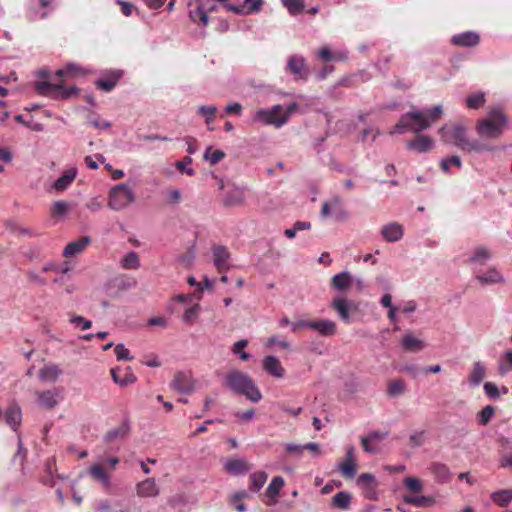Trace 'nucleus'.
<instances>
[{"mask_svg":"<svg viewBox=\"0 0 512 512\" xmlns=\"http://www.w3.org/2000/svg\"><path fill=\"white\" fill-rule=\"evenodd\" d=\"M450 165H455L457 167H461V160L458 156H452L450 158L444 159L441 161V168L444 171L449 170Z\"/></svg>","mask_w":512,"mask_h":512,"instance_id":"obj_63","label":"nucleus"},{"mask_svg":"<svg viewBox=\"0 0 512 512\" xmlns=\"http://www.w3.org/2000/svg\"><path fill=\"white\" fill-rule=\"evenodd\" d=\"M508 124V117L499 108H490L484 118L476 122L475 130L482 140L498 139L504 133Z\"/></svg>","mask_w":512,"mask_h":512,"instance_id":"obj_3","label":"nucleus"},{"mask_svg":"<svg viewBox=\"0 0 512 512\" xmlns=\"http://www.w3.org/2000/svg\"><path fill=\"white\" fill-rule=\"evenodd\" d=\"M357 485L362 489L363 494L368 499H376L377 481L374 475L363 473L357 479Z\"/></svg>","mask_w":512,"mask_h":512,"instance_id":"obj_14","label":"nucleus"},{"mask_svg":"<svg viewBox=\"0 0 512 512\" xmlns=\"http://www.w3.org/2000/svg\"><path fill=\"white\" fill-rule=\"evenodd\" d=\"M110 373L113 381L120 386H128L137 380V377L134 375L130 367L112 368Z\"/></svg>","mask_w":512,"mask_h":512,"instance_id":"obj_15","label":"nucleus"},{"mask_svg":"<svg viewBox=\"0 0 512 512\" xmlns=\"http://www.w3.org/2000/svg\"><path fill=\"white\" fill-rule=\"evenodd\" d=\"M128 429L125 426L112 429L107 432L105 438L107 442H112L118 438H124L127 435Z\"/></svg>","mask_w":512,"mask_h":512,"instance_id":"obj_56","label":"nucleus"},{"mask_svg":"<svg viewBox=\"0 0 512 512\" xmlns=\"http://www.w3.org/2000/svg\"><path fill=\"white\" fill-rule=\"evenodd\" d=\"M96 512H129L127 509H114L108 500H101L96 506Z\"/></svg>","mask_w":512,"mask_h":512,"instance_id":"obj_60","label":"nucleus"},{"mask_svg":"<svg viewBox=\"0 0 512 512\" xmlns=\"http://www.w3.org/2000/svg\"><path fill=\"white\" fill-rule=\"evenodd\" d=\"M441 138L444 142L454 144L458 148L468 153L494 151L496 146L489 145L485 142L477 140H469L466 133V128L462 125L451 124L444 125L439 130Z\"/></svg>","mask_w":512,"mask_h":512,"instance_id":"obj_2","label":"nucleus"},{"mask_svg":"<svg viewBox=\"0 0 512 512\" xmlns=\"http://www.w3.org/2000/svg\"><path fill=\"white\" fill-rule=\"evenodd\" d=\"M282 4L291 15H298L305 8V4L302 0H282Z\"/></svg>","mask_w":512,"mask_h":512,"instance_id":"obj_46","label":"nucleus"},{"mask_svg":"<svg viewBox=\"0 0 512 512\" xmlns=\"http://www.w3.org/2000/svg\"><path fill=\"white\" fill-rule=\"evenodd\" d=\"M254 120L279 128L287 123V113H284L283 106L278 104L270 109H259L255 113Z\"/></svg>","mask_w":512,"mask_h":512,"instance_id":"obj_7","label":"nucleus"},{"mask_svg":"<svg viewBox=\"0 0 512 512\" xmlns=\"http://www.w3.org/2000/svg\"><path fill=\"white\" fill-rule=\"evenodd\" d=\"M214 264L218 272L223 273L229 269L230 253L225 246L216 245L212 248Z\"/></svg>","mask_w":512,"mask_h":512,"instance_id":"obj_17","label":"nucleus"},{"mask_svg":"<svg viewBox=\"0 0 512 512\" xmlns=\"http://www.w3.org/2000/svg\"><path fill=\"white\" fill-rule=\"evenodd\" d=\"M134 193L126 184H118L109 193L108 206L113 210H122L134 201Z\"/></svg>","mask_w":512,"mask_h":512,"instance_id":"obj_6","label":"nucleus"},{"mask_svg":"<svg viewBox=\"0 0 512 512\" xmlns=\"http://www.w3.org/2000/svg\"><path fill=\"white\" fill-rule=\"evenodd\" d=\"M123 76L122 70H108L103 73V77L95 81L97 89L111 92Z\"/></svg>","mask_w":512,"mask_h":512,"instance_id":"obj_11","label":"nucleus"},{"mask_svg":"<svg viewBox=\"0 0 512 512\" xmlns=\"http://www.w3.org/2000/svg\"><path fill=\"white\" fill-rule=\"evenodd\" d=\"M512 370V351L509 350L505 353L504 357L500 359L499 373L505 375Z\"/></svg>","mask_w":512,"mask_h":512,"instance_id":"obj_52","label":"nucleus"},{"mask_svg":"<svg viewBox=\"0 0 512 512\" xmlns=\"http://www.w3.org/2000/svg\"><path fill=\"white\" fill-rule=\"evenodd\" d=\"M407 390L406 384L402 379H393L387 383V395L397 397L404 394Z\"/></svg>","mask_w":512,"mask_h":512,"instance_id":"obj_38","label":"nucleus"},{"mask_svg":"<svg viewBox=\"0 0 512 512\" xmlns=\"http://www.w3.org/2000/svg\"><path fill=\"white\" fill-rule=\"evenodd\" d=\"M318 57L324 62H329L332 60H344L346 59V55L343 53H335L333 54L331 50L327 47H323L318 51Z\"/></svg>","mask_w":512,"mask_h":512,"instance_id":"obj_47","label":"nucleus"},{"mask_svg":"<svg viewBox=\"0 0 512 512\" xmlns=\"http://www.w3.org/2000/svg\"><path fill=\"white\" fill-rule=\"evenodd\" d=\"M226 385L236 394L243 395L247 400L257 403L262 399V394L253 381L246 373L232 370L225 377Z\"/></svg>","mask_w":512,"mask_h":512,"instance_id":"obj_4","label":"nucleus"},{"mask_svg":"<svg viewBox=\"0 0 512 512\" xmlns=\"http://www.w3.org/2000/svg\"><path fill=\"white\" fill-rule=\"evenodd\" d=\"M225 157V153L222 150H212L208 147L204 153V158L210 162L211 165H216Z\"/></svg>","mask_w":512,"mask_h":512,"instance_id":"obj_49","label":"nucleus"},{"mask_svg":"<svg viewBox=\"0 0 512 512\" xmlns=\"http://www.w3.org/2000/svg\"><path fill=\"white\" fill-rule=\"evenodd\" d=\"M244 199V191L235 187L227 192L223 198V205L226 207L238 206L243 204Z\"/></svg>","mask_w":512,"mask_h":512,"instance_id":"obj_30","label":"nucleus"},{"mask_svg":"<svg viewBox=\"0 0 512 512\" xmlns=\"http://www.w3.org/2000/svg\"><path fill=\"white\" fill-rule=\"evenodd\" d=\"M490 498L499 507H507L512 502V489H503L493 492Z\"/></svg>","mask_w":512,"mask_h":512,"instance_id":"obj_33","label":"nucleus"},{"mask_svg":"<svg viewBox=\"0 0 512 512\" xmlns=\"http://www.w3.org/2000/svg\"><path fill=\"white\" fill-rule=\"evenodd\" d=\"M84 73H85V71L82 67H80L74 63H70V64L66 65L65 68L57 70L56 75L59 78H63V77H74V76L81 75Z\"/></svg>","mask_w":512,"mask_h":512,"instance_id":"obj_41","label":"nucleus"},{"mask_svg":"<svg viewBox=\"0 0 512 512\" xmlns=\"http://www.w3.org/2000/svg\"><path fill=\"white\" fill-rule=\"evenodd\" d=\"M248 497L246 492L235 493L231 498V504L238 512H245L246 506L241 502L244 498Z\"/></svg>","mask_w":512,"mask_h":512,"instance_id":"obj_57","label":"nucleus"},{"mask_svg":"<svg viewBox=\"0 0 512 512\" xmlns=\"http://www.w3.org/2000/svg\"><path fill=\"white\" fill-rule=\"evenodd\" d=\"M405 487L413 493H419L423 490V485L418 478L407 477L404 480Z\"/></svg>","mask_w":512,"mask_h":512,"instance_id":"obj_54","label":"nucleus"},{"mask_svg":"<svg viewBox=\"0 0 512 512\" xmlns=\"http://www.w3.org/2000/svg\"><path fill=\"white\" fill-rule=\"evenodd\" d=\"M433 147V140L427 135L417 134V136L407 142V148L418 153H425Z\"/></svg>","mask_w":512,"mask_h":512,"instance_id":"obj_21","label":"nucleus"},{"mask_svg":"<svg viewBox=\"0 0 512 512\" xmlns=\"http://www.w3.org/2000/svg\"><path fill=\"white\" fill-rule=\"evenodd\" d=\"M225 470L234 475L244 474L250 470V466L242 459H229L224 465Z\"/></svg>","mask_w":512,"mask_h":512,"instance_id":"obj_31","label":"nucleus"},{"mask_svg":"<svg viewBox=\"0 0 512 512\" xmlns=\"http://www.w3.org/2000/svg\"><path fill=\"white\" fill-rule=\"evenodd\" d=\"M35 396L37 398V403L48 410L55 408L58 401V390H45V391H36Z\"/></svg>","mask_w":512,"mask_h":512,"instance_id":"obj_19","label":"nucleus"},{"mask_svg":"<svg viewBox=\"0 0 512 512\" xmlns=\"http://www.w3.org/2000/svg\"><path fill=\"white\" fill-rule=\"evenodd\" d=\"M77 175L76 168H70L63 172L62 176L59 177L54 183L53 188L58 192L65 191L71 183L74 181Z\"/></svg>","mask_w":512,"mask_h":512,"instance_id":"obj_25","label":"nucleus"},{"mask_svg":"<svg viewBox=\"0 0 512 512\" xmlns=\"http://www.w3.org/2000/svg\"><path fill=\"white\" fill-rule=\"evenodd\" d=\"M287 70L298 79H306L309 75V69L306 66L304 58L298 55L289 58Z\"/></svg>","mask_w":512,"mask_h":512,"instance_id":"obj_13","label":"nucleus"},{"mask_svg":"<svg viewBox=\"0 0 512 512\" xmlns=\"http://www.w3.org/2000/svg\"><path fill=\"white\" fill-rule=\"evenodd\" d=\"M353 279L349 272H341L331 279V287L338 291H345L352 285Z\"/></svg>","mask_w":512,"mask_h":512,"instance_id":"obj_29","label":"nucleus"},{"mask_svg":"<svg viewBox=\"0 0 512 512\" xmlns=\"http://www.w3.org/2000/svg\"><path fill=\"white\" fill-rule=\"evenodd\" d=\"M351 502V495L348 492L341 491L335 494L332 498V506L346 510L349 508Z\"/></svg>","mask_w":512,"mask_h":512,"instance_id":"obj_40","label":"nucleus"},{"mask_svg":"<svg viewBox=\"0 0 512 512\" xmlns=\"http://www.w3.org/2000/svg\"><path fill=\"white\" fill-rule=\"evenodd\" d=\"M484 390L486 395L492 399H497L500 397V392L497 385L492 382H486L484 384Z\"/></svg>","mask_w":512,"mask_h":512,"instance_id":"obj_62","label":"nucleus"},{"mask_svg":"<svg viewBox=\"0 0 512 512\" xmlns=\"http://www.w3.org/2000/svg\"><path fill=\"white\" fill-rule=\"evenodd\" d=\"M190 17L194 22L200 21L203 25H207L209 22L207 12L203 5H199L195 10L190 11Z\"/></svg>","mask_w":512,"mask_h":512,"instance_id":"obj_50","label":"nucleus"},{"mask_svg":"<svg viewBox=\"0 0 512 512\" xmlns=\"http://www.w3.org/2000/svg\"><path fill=\"white\" fill-rule=\"evenodd\" d=\"M401 344L403 349L408 352H418L424 347L423 342L412 335H405Z\"/></svg>","mask_w":512,"mask_h":512,"instance_id":"obj_39","label":"nucleus"},{"mask_svg":"<svg viewBox=\"0 0 512 512\" xmlns=\"http://www.w3.org/2000/svg\"><path fill=\"white\" fill-rule=\"evenodd\" d=\"M490 258V252L486 247H477L475 249L474 255L470 258L471 262H479L481 264L485 263Z\"/></svg>","mask_w":512,"mask_h":512,"instance_id":"obj_53","label":"nucleus"},{"mask_svg":"<svg viewBox=\"0 0 512 512\" xmlns=\"http://www.w3.org/2000/svg\"><path fill=\"white\" fill-rule=\"evenodd\" d=\"M192 163V158L190 156H186L183 160L176 162L175 166L182 174H187L188 176H193L195 174V170L190 166Z\"/></svg>","mask_w":512,"mask_h":512,"instance_id":"obj_51","label":"nucleus"},{"mask_svg":"<svg viewBox=\"0 0 512 512\" xmlns=\"http://www.w3.org/2000/svg\"><path fill=\"white\" fill-rule=\"evenodd\" d=\"M476 279L481 283L485 285L490 284H497L503 282V277L499 271H497L495 268H490L488 271H486L483 274H478L476 276Z\"/></svg>","mask_w":512,"mask_h":512,"instance_id":"obj_35","label":"nucleus"},{"mask_svg":"<svg viewBox=\"0 0 512 512\" xmlns=\"http://www.w3.org/2000/svg\"><path fill=\"white\" fill-rule=\"evenodd\" d=\"M284 486V479L280 476L274 477L266 489V496L271 499L269 505L276 502L275 498Z\"/></svg>","mask_w":512,"mask_h":512,"instance_id":"obj_36","label":"nucleus"},{"mask_svg":"<svg viewBox=\"0 0 512 512\" xmlns=\"http://www.w3.org/2000/svg\"><path fill=\"white\" fill-rule=\"evenodd\" d=\"M480 42V36L476 32L466 31L463 33H459L453 35L451 38V43L454 46L459 47H474L478 45Z\"/></svg>","mask_w":512,"mask_h":512,"instance_id":"obj_18","label":"nucleus"},{"mask_svg":"<svg viewBox=\"0 0 512 512\" xmlns=\"http://www.w3.org/2000/svg\"><path fill=\"white\" fill-rule=\"evenodd\" d=\"M309 329L317 331L322 336H332L336 333V324L328 319L311 320Z\"/></svg>","mask_w":512,"mask_h":512,"instance_id":"obj_23","label":"nucleus"},{"mask_svg":"<svg viewBox=\"0 0 512 512\" xmlns=\"http://www.w3.org/2000/svg\"><path fill=\"white\" fill-rule=\"evenodd\" d=\"M404 501L415 507H423L434 503V500L428 496H404Z\"/></svg>","mask_w":512,"mask_h":512,"instance_id":"obj_45","label":"nucleus"},{"mask_svg":"<svg viewBox=\"0 0 512 512\" xmlns=\"http://www.w3.org/2000/svg\"><path fill=\"white\" fill-rule=\"evenodd\" d=\"M200 305L195 304L192 307L185 310L183 314V321L188 324H193L199 314Z\"/></svg>","mask_w":512,"mask_h":512,"instance_id":"obj_55","label":"nucleus"},{"mask_svg":"<svg viewBox=\"0 0 512 512\" xmlns=\"http://www.w3.org/2000/svg\"><path fill=\"white\" fill-rule=\"evenodd\" d=\"M494 413V407L487 405L477 414V420L481 425L486 426L491 421Z\"/></svg>","mask_w":512,"mask_h":512,"instance_id":"obj_48","label":"nucleus"},{"mask_svg":"<svg viewBox=\"0 0 512 512\" xmlns=\"http://www.w3.org/2000/svg\"><path fill=\"white\" fill-rule=\"evenodd\" d=\"M264 0H245L242 5L230 6L229 9L236 14H252L260 11Z\"/></svg>","mask_w":512,"mask_h":512,"instance_id":"obj_24","label":"nucleus"},{"mask_svg":"<svg viewBox=\"0 0 512 512\" xmlns=\"http://www.w3.org/2000/svg\"><path fill=\"white\" fill-rule=\"evenodd\" d=\"M338 468L344 478L352 479L357 472V464L354 456V447L347 448L345 461L338 465Z\"/></svg>","mask_w":512,"mask_h":512,"instance_id":"obj_12","label":"nucleus"},{"mask_svg":"<svg viewBox=\"0 0 512 512\" xmlns=\"http://www.w3.org/2000/svg\"><path fill=\"white\" fill-rule=\"evenodd\" d=\"M195 382L190 373L177 372L170 384V387L182 394H190L194 391Z\"/></svg>","mask_w":512,"mask_h":512,"instance_id":"obj_9","label":"nucleus"},{"mask_svg":"<svg viewBox=\"0 0 512 512\" xmlns=\"http://www.w3.org/2000/svg\"><path fill=\"white\" fill-rule=\"evenodd\" d=\"M263 369L276 378H282L285 374V369L281 362L275 356H266L262 361Z\"/></svg>","mask_w":512,"mask_h":512,"instance_id":"obj_22","label":"nucleus"},{"mask_svg":"<svg viewBox=\"0 0 512 512\" xmlns=\"http://www.w3.org/2000/svg\"><path fill=\"white\" fill-rule=\"evenodd\" d=\"M429 469L438 482L445 483L450 480L451 474L447 465L435 462Z\"/></svg>","mask_w":512,"mask_h":512,"instance_id":"obj_34","label":"nucleus"},{"mask_svg":"<svg viewBox=\"0 0 512 512\" xmlns=\"http://www.w3.org/2000/svg\"><path fill=\"white\" fill-rule=\"evenodd\" d=\"M119 462L118 457L101 459L89 467V475L94 481L100 483L104 489H109L111 487L110 473L116 469Z\"/></svg>","mask_w":512,"mask_h":512,"instance_id":"obj_5","label":"nucleus"},{"mask_svg":"<svg viewBox=\"0 0 512 512\" xmlns=\"http://www.w3.org/2000/svg\"><path fill=\"white\" fill-rule=\"evenodd\" d=\"M124 269H138L140 266L139 256L136 252L130 251L121 260Z\"/></svg>","mask_w":512,"mask_h":512,"instance_id":"obj_42","label":"nucleus"},{"mask_svg":"<svg viewBox=\"0 0 512 512\" xmlns=\"http://www.w3.org/2000/svg\"><path fill=\"white\" fill-rule=\"evenodd\" d=\"M424 443V432H417L409 437V445L411 447H418Z\"/></svg>","mask_w":512,"mask_h":512,"instance_id":"obj_64","label":"nucleus"},{"mask_svg":"<svg viewBox=\"0 0 512 512\" xmlns=\"http://www.w3.org/2000/svg\"><path fill=\"white\" fill-rule=\"evenodd\" d=\"M117 360L119 361H131L133 357L130 355V351L125 348L123 344H118L114 349Z\"/></svg>","mask_w":512,"mask_h":512,"instance_id":"obj_59","label":"nucleus"},{"mask_svg":"<svg viewBox=\"0 0 512 512\" xmlns=\"http://www.w3.org/2000/svg\"><path fill=\"white\" fill-rule=\"evenodd\" d=\"M198 113L206 116L205 121L209 124L214 119V116L217 113V108L215 106H200L198 108Z\"/></svg>","mask_w":512,"mask_h":512,"instance_id":"obj_61","label":"nucleus"},{"mask_svg":"<svg viewBox=\"0 0 512 512\" xmlns=\"http://www.w3.org/2000/svg\"><path fill=\"white\" fill-rule=\"evenodd\" d=\"M267 480V474L263 471L255 472L250 476V489L253 491L260 490Z\"/></svg>","mask_w":512,"mask_h":512,"instance_id":"obj_44","label":"nucleus"},{"mask_svg":"<svg viewBox=\"0 0 512 512\" xmlns=\"http://www.w3.org/2000/svg\"><path fill=\"white\" fill-rule=\"evenodd\" d=\"M90 244L91 238L89 236H82L65 246L63 250V256L68 258L81 254Z\"/></svg>","mask_w":512,"mask_h":512,"instance_id":"obj_20","label":"nucleus"},{"mask_svg":"<svg viewBox=\"0 0 512 512\" xmlns=\"http://www.w3.org/2000/svg\"><path fill=\"white\" fill-rule=\"evenodd\" d=\"M36 90L39 94L47 95L50 91L59 92L62 98H68L77 93V89L75 87H64L62 81L58 84H52L46 81L36 83Z\"/></svg>","mask_w":512,"mask_h":512,"instance_id":"obj_10","label":"nucleus"},{"mask_svg":"<svg viewBox=\"0 0 512 512\" xmlns=\"http://www.w3.org/2000/svg\"><path fill=\"white\" fill-rule=\"evenodd\" d=\"M486 102L485 94L483 92H477L471 94L466 99V105L470 109H478L482 107Z\"/></svg>","mask_w":512,"mask_h":512,"instance_id":"obj_43","label":"nucleus"},{"mask_svg":"<svg viewBox=\"0 0 512 512\" xmlns=\"http://www.w3.org/2000/svg\"><path fill=\"white\" fill-rule=\"evenodd\" d=\"M351 305L352 302H348L347 299L336 297L333 299L331 307L337 312L342 321L348 323L350 320L349 307Z\"/></svg>","mask_w":512,"mask_h":512,"instance_id":"obj_26","label":"nucleus"},{"mask_svg":"<svg viewBox=\"0 0 512 512\" xmlns=\"http://www.w3.org/2000/svg\"><path fill=\"white\" fill-rule=\"evenodd\" d=\"M68 209H69L68 203L63 200H59L53 204V206L51 208V214L54 217L63 216L67 213Z\"/></svg>","mask_w":512,"mask_h":512,"instance_id":"obj_58","label":"nucleus"},{"mask_svg":"<svg viewBox=\"0 0 512 512\" xmlns=\"http://www.w3.org/2000/svg\"><path fill=\"white\" fill-rule=\"evenodd\" d=\"M381 234L388 242H396L403 236V228L398 223H390L382 227Z\"/></svg>","mask_w":512,"mask_h":512,"instance_id":"obj_28","label":"nucleus"},{"mask_svg":"<svg viewBox=\"0 0 512 512\" xmlns=\"http://www.w3.org/2000/svg\"><path fill=\"white\" fill-rule=\"evenodd\" d=\"M442 113L443 110L441 105H437L431 109L426 110L425 112H408L402 115L391 133L402 134L406 131H411L415 134H419L421 131L426 130L438 119H440Z\"/></svg>","mask_w":512,"mask_h":512,"instance_id":"obj_1","label":"nucleus"},{"mask_svg":"<svg viewBox=\"0 0 512 512\" xmlns=\"http://www.w3.org/2000/svg\"><path fill=\"white\" fill-rule=\"evenodd\" d=\"M136 494L142 498L157 497L160 489L154 478H146L136 484Z\"/></svg>","mask_w":512,"mask_h":512,"instance_id":"obj_16","label":"nucleus"},{"mask_svg":"<svg viewBox=\"0 0 512 512\" xmlns=\"http://www.w3.org/2000/svg\"><path fill=\"white\" fill-rule=\"evenodd\" d=\"M62 370L55 364L45 365L39 370V378L45 382H55Z\"/></svg>","mask_w":512,"mask_h":512,"instance_id":"obj_32","label":"nucleus"},{"mask_svg":"<svg viewBox=\"0 0 512 512\" xmlns=\"http://www.w3.org/2000/svg\"><path fill=\"white\" fill-rule=\"evenodd\" d=\"M321 215L323 217L333 216L338 221L346 220L348 218V213L343 208L339 197H333L329 202L323 203Z\"/></svg>","mask_w":512,"mask_h":512,"instance_id":"obj_8","label":"nucleus"},{"mask_svg":"<svg viewBox=\"0 0 512 512\" xmlns=\"http://www.w3.org/2000/svg\"><path fill=\"white\" fill-rule=\"evenodd\" d=\"M22 421V411L17 404H12L5 412V422L13 429L16 430Z\"/></svg>","mask_w":512,"mask_h":512,"instance_id":"obj_27","label":"nucleus"},{"mask_svg":"<svg viewBox=\"0 0 512 512\" xmlns=\"http://www.w3.org/2000/svg\"><path fill=\"white\" fill-rule=\"evenodd\" d=\"M486 369L481 362H475L469 374V382L472 386L479 385L485 377Z\"/></svg>","mask_w":512,"mask_h":512,"instance_id":"obj_37","label":"nucleus"}]
</instances>
